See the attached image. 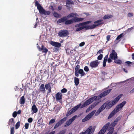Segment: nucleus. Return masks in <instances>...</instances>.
I'll return each instance as SVG.
<instances>
[{"label":"nucleus","instance_id":"nucleus-1","mask_svg":"<svg viewBox=\"0 0 134 134\" xmlns=\"http://www.w3.org/2000/svg\"><path fill=\"white\" fill-rule=\"evenodd\" d=\"M102 19H100L94 22L95 24L92 25H91L86 26L85 24H87L91 22V21H88L84 23H79L76 25L75 27H77L76 29V31H78L82 30L83 29H85L86 30L90 29H92L95 28L96 27L100 26L103 24L104 22Z\"/></svg>","mask_w":134,"mask_h":134},{"label":"nucleus","instance_id":"nucleus-2","mask_svg":"<svg viewBox=\"0 0 134 134\" xmlns=\"http://www.w3.org/2000/svg\"><path fill=\"white\" fill-rule=\"evenodd\" d=\"M111 89H109L105 90L100 94L97 97L94 96L93 97L86 100L80 107L82 108L85 107L91 103L95 100H99L102 98L108 95L111 91Z\"/></svg>","mask_w":134,"mask_h":134},{"label":"nucleus","instance_id":"nucleus-3","mask_svg":"<svg viewBox=\"0 0 134 134\" xmlns=\"http://www.w3.org/2000/svg\"><path fill=\"white\" fill-rule=\"evenodd\" d=\"M110 122H107L102 127L101 130L99 132L98 134H104L107 130L109 131L107 134H112L114 129L112 127L108 128Z\"/></svg>","mask_w":134,"mask_h":134},{"label":"nucleus","instance_id":"nucleus-4","mask_svg":"<svg viewBox=\"0 0 134 134\" xmlns=\"http://www.w3.org/2000/svg\"><path fill=\"white\" fill-rule=\"evenodd\" d=\"M80 66L77 65L75 68V75L76 77L79 76V73L81 74V76H83L86 75L85 73L84 72L83 70L82 69H79Z\"/></svg>","mask_w":134,"mask_h":134},{"label":"nucleus","instance_id":"nucleus-5","mask_svg":"<svg viewBox=\"0 0 134 134\" xmlns=\"http://www.w3.org/2000/svg\"><path fill=\"white\" fill-rule=\"evenodd\" d=\"M83 18H81L75 17L72 19L67 20L65 22V24L66 25H69L72 24L74 22H77L81 21L83 20Z\"/></svg>","mask_w":134,"mask_h":134},{"label":"nucleus","instance_id":"nucleus-6","mask_svg":"<svg viewBox=\"0 0 134 134\" xmlns=\"http://www.w3.org/2000/svg\"><path fill=\"white\" fill-rule=\"evenodd\" d=\"M69 32L66 30H60L58 33V36L60 37H64L68 35Z\"/></svg>","mask_w":134,"mask_h":134},{"label":"nucleus","instance_id":"nucleus-7","mask_svg":"<svg viewBox=\"0 0 134 134\" xmlns=\"http://www.w3.org/2000/svg\"><path fill=\"white\" fill-rule=\"evenodd\" d=\"M94 129H92V126H90L87 130L83 132H81L79 134H93Z\"/></svg>","mask_w":134,"mask_h":134},{"label":"nucleus","instance_id":"nucleus-8","mask_svg":"<svg viewBox=\"0 0 134 134\" xmlns=\"http://www.w3.org/2000/svg\"><path fill=\"white\" fill-rule=\"evenodd\" d=\"M35 5L37 7L39 13L41 14H43L45 11V10L43 9L37 1H35Z\"/></svg>","mask_w":134,"mask_h":134},{"label":"nucleus","instance_id":"nucleus-9","mask_svg":"<svg viewBox=\"0 0 134 134\" xmlns=\"http://www.w3.org/2000/svg\"><path fill=\"white\" fill-rule=\"evenodd\" d=\"M67 117H65L59 121L55 125L54 129L57 128L64 123L66 120Z\"/></svg>","mask_w":134,"mask_h":134},{"label":"nucleus","instance_id":"nucleus-10","mask_svg":"<svg viewBox=\"0 0 134 134\" xmlns=\"http://www.w3.org/2000/svg\"><path fill=\"white\" fill-rule=\"evenodd\" d=\"M95 111L96 110H94L87 115L84 118L82 119V121L85 122L89 120L93 116Z\"/></svg>","mask_w":134,"mask_h":134},{"label":"nucleus","instance_id":"nucleus-11","mask_svg":"<svg viewBox=\"0 0 134 134\" xmlns=\"http://www.w3.org/2000/svg\"><path fill=\"white\" fill-rule=\"evenodd\" d=\"M107 103H104L98 109L96 112V115H98L101 112L106 108L107 105Z\"/></svg>","mask_w":134,"mask_h":134},{"label":"nucleus","instance_id":"nucleus-12","mask_svg":"<svg viewBox=\"0 0 134 134\" xmlns=\"http://www.w3.org/2000/svg\"><path fill=\"white\" fill-rule=\"evenodd\" d=\"M100 62L98 60H96L91 62L90 64V66L92 68H96L98 66Z\"/></svg>","mask_w":134,"mask_h":134},{"label":"nucleus","instance_id":"nucleus-13","mask_svg":"<svg viewBox=\"0 0 134 134\" xmlns=\"http://www.w3.org/2000/svg\"><path fill=\"white\" fill-rule=\"evenodd\" d=\"M109 57L111 59L113 60H115L117 58V54L114 50L112 51L111 53L110 54Z\"/></svg>","mask_w":134,"mask_h":134},{"label":"nucleus","instance_id":"nucleus-14","mask_svg":"<svg viewBox=\"0 0 134 134\" xmlns=\"http://www.w3.org/2000/svg\"><path fill=\"white\" fill-rule=\"evenodd\" d=\"M126 103L125 101H124L120 104L118 105L116 108L115 109V110L116 112H118L119 110L120 109L122 108L125 105Z\"/></svg>","mask_w":134,"mask_h":134},{"label":"nucleus","instance_id":"nucleus-15","mask_svg":"<svg viewBox=\"0 0 134 134\" xmlns=\"http://www.w3.org/2000/svg\"><path fill=\"white\" fill-rule=\"evenodd\" d=\"M120 120L119 117H118L116 119H115L114 121L111 123L110 125H109L108 128H111L112 127L114 128V127L118 121Z\"/></svg>","mask_w":134,"mask_h":134},{"label":"nucleus","instance_id":"nucleus-16","mask_svg":"<svg viewBox=\"0 0 134 134\" xmlns=\"http://www.w3.org/2000/svg\"><path fill=\"white\" fill-rule=\"evenodd\" d=\"M105 103H107V104L106 107V109H110L115 104L113 102V101L111 102L109 100L106 101Z\"/></svg>","mask_w":134,"mask_h":134},{"label":"nucleus","instance_id":"nucleus-17","mask_svg":"<svg viewBox=\"0 0 134 134\" xmlns=\"http://www.w3.org/2000/svg\"><path fill=\"white\" fill-rule=\"evenodd\" d=\"M63 96L62 93L58 92L56 93L55 95L56 99L57 100H61Z\"/></svg>","mask_w":134,"mask_h":134},{"label":"nucleus","instance_id":"nucleus-18","mask_svg":"<svg viewBox=\"0 0 134 134\" xmlns=\"http://www.w3.org/2000/svg\"><path fill=\"white\" fill-rule=\"evenodd\" d=\"M40 51H42L43 53L46 54L48 52V49L43 45H42L41 49H40Z\"/></svg>","mask_w":134,"mask_h":134},{"label":"nucleus","instance_id":"nucleus-19","mask_svg":"<svg viewBox=\"0 0 134 134\" xmlns=\"http://www.w3.org/2000/svg\"><path fill=\"white\" fill-rule=\"evenodd\" d=\"M51 44L54 46L58 47H60L61 45V43L54 41H51Z\"/></svg>","mask_w":134,"mask_h":134},{"label":"nucleus","instance_id":"nucleus-20","mask_svg":"<svg viewBox=\"0 0 134 134\" xmlns=\"http://www.w3.org/2000/svg\"><path fill=\"white\" fill-rule=\"evenodd\" d=\"M67 18V16H64L58 20L57 21V23H60L64 21L65 22L68 19Z\"/></svg>","mask_w":134,"mask_h":134},{"label":"nucleus","instance_id":"nucleus-21","mask_svg":"<svg viewBox=\"0 0 134 134\" xmlns=\"http://www.w3.org/2000/svg\"><path fill=\"white\" fill-rule=\"evenodd\" d=\"M40 91L41 92L44 93L46 91L44 85L43 84H42L39 87Z\"/></svg>","mask_w":134,"mask_h":134},{"label":"nucleus","instance_id":"nucleus-22","mask_svg":"<svg viewBox=\"0 0 134 134\" xmlns=\"http://www.w3.org/2000/svg\"><path fill=\"white\" fill-rule=\"evenodd\" d=\"M81 105V104L80 103L76 106L74 107L71 109V110L73 112V113H74L80 108Z\"/></svg>","mask_w":134,"mask_h":134},{"label":"nucleus","instance_id":"nucleus-23","mask_svg":"<svg viewBox=\"0 0 134 134\" xmlns=\"http://www.w3.org/2000/svg\"><path fill=\"white\" fill-rule=\"evenodd\" d=\"M117 112H116L115 110V109L113 110L111 113L110 114L108 117V119H109L111 118Z\"/></svg>","mask_w":134,"mask_h":134},{"label":"nucleus","instance_id":"nucleus-24","mask_svg":"<svg viewBox=\"0 0 134 134\" xmlns=\"http://www.w3.org/2000/svg\"><path fill=\"white\" fill-rule=\"evenodd\" d=\"M108 56V55H107L105 56L104 58V60L103 62V66L104 67L106 66V63L107 62Z\"/></svg>","mask_w":134,"mask_h":134},{"label":"nucleus","instance_id":"nucleus-25","mask_svg":"<svg viewBox=\"0 0 134 134\" xmlns=\"http://www.w3.org/2000/svg\"><path fill=\"white\" fill-rule=\"evenodd\" d=\"M31 109L33 112L35 113H37L38 111V109L35 104L32 106Z\"/></svg>","mask_w":134,"mask_h":134},{"label":"nucleus","instance_id":"nucleus-26","mask_svg":"<svg viewBox=\"0 0 134 134\" xmlns=\"http://www.w3.org/2000/svg\"><path fill=\"white\" fill-rule=\"evenodd\" d=\"M25 102V99L24 96H22L20 100V103L21 104H24Z\"/></svg>","mask_w":134,"mask_h":134},{"label":"nucleus","instance_id":"nucleus-27","mask_svg":"<svg viewBox=\"0 0 134 134\" xmlns=\"http://www.w3.org/2000/svg\"><path fill=\"white\" fill-rule=\"evenodd\" d=\"M66 6L67 7H69L68 5L70 4H74V2L71 0H66Z\"/></svg>","mask_w":134,"mask_h":134},{"label":"nucleus","instance_id":"nucleus-28","mask_svg":"<svg viewBox=\"0 0 134 134\" xmlns=\"http://www.w3.org/2000/svg\"><path fill=\"white\" fill-rule=\"evenodd\" d=\"M122 96L121 95H119L118 97H117L113 101V102L114 103V104H116L117 102H118V101L120 99L121 97Z\"/></svg>","mask_w":134,"mask_h":134},{"label":"nucleus","instance_id":"nucleus-29","mask_svg":"<svg viewBox=\"0 0 134 134\" xmlns=\"http://www.w3.org/2000/svg\"><path fill=\"white\" fill-rule=\"evenodd\" d=\"M74 83L75 85L77 86L79 83V80L78 78L76 77H75L74 78Z\"/></svg>","mask_w":134,"mask_h":134},{"label":"nucleus","instance_id":"nucleus-30","mask_svg":"<svg viewBox=\"0 0 134 134\" xmlns=\"http://www.w3.org/2000/svg\"><path fill=\"white\" fill-rule=\"evenodd\" d=\"M113 16L111 15H106L103 17V19L104 20L109 19L110 18H111Z\"/></svg>","mask_w":134,"mask_h":134},{"label":"nucleus","instance_id":"nucleus-31","mask_svg":"<svg viewBox=\"0 0 134 134\" xmlns=\"http://www.w3.org/2000/svg\"><path fill=\"white\" fill-rule=\"evenodd\" d=\"M77 14H75L74 13H71L70 14H68L67 16V17L68 18H71V17H74L75 16H77L76 15Z\"/></svg>","mask_w":134,"mask_h":134},{"label":"nucleus","instance_id":"nucleus-32","mask_svg":"<svg viewBox=\"0 0 134 134\" xmlns=\"http://www.w3.org/2000/svg\"><path fill=\"white\" fill-rule=\"evenodd\" d=\"M99 102H96L92 104L90 106L91 108V109H93L94 108L96 105H97L99 103Z\"/></svg>","mask_w":134,"mask_h":134},{"label":"nucleus","instance_id":"nucleus-33","mask_svg":"<svg viewBox=\"0 0 134 134\" xmlns=\"http://www.w3.org/2000/svg\"><path fill=\"white\" fill-rule=\"evenodd\" d=\"M73 122L70 119L67 121L66 122V125H64L65 127L68 126L71 124Z\"/></svg>","mask_w":134,"mask_h":134},{"label":"nucleus","instance_id":"nucleus-34","mask_svg":"<svg viewBox=\"0 0 134 134\" xmlns=\"http://www.w3.org/2000/svg\"><path fill=\"white\" fill-rule=\"evenodd\" d=\"M9 125H13L14 124V119L13 118H11L10 119L9 121Z\"/></svg>","mask_w":134,"mask_h":134},{"label":"nucleus","instance_id":"nucleus-35","mask_svg":"<svg viewBox=\"0 0 134 134\" xmlns=\"http://www.w3.org/2000/svg\"><path fill=\"white\" fill-rule=\"evenodd\" d=\"M114 60V63L116 64H120L122 63L121 60L119 59H116Z\"/></svg>","mask_w":134,"mask_h":134},{"label":"nucleus","instance_id":"nucleus-36","mask_svg":"<svg viewBox=\"0 0 134 134\" xmlns=\"http://www.w3.org/2000/svg\"><path fill=\"white\" fill-rule=\"evenodd\" d=\"M53 15L55 18H59L60 17V15L55 12H54L53 13Z\"/></svg>","mask_w":134,"mask_h":134},{"label":"nucleus","instance_id":"nucleus-37","mask_svg":"<svg viewBox=\"0 0 134 134\" xmlns=\"http://www.w3.org/2000/svg\"><path fill=\"white\" fill-rule=\"evenodd\" d=\"M50 84V83H49L45 85V88L47 90L49 89L50 88H51Z\"/></svg>","mask_w":134,"mask_h":134},{"label":"nucleus","instance_id":"nucleus-38","mask_svg":"<svg viewBox=\"0 0 134 134\" xmlns=\"http://www.w3.org/2000/svg\"><path fill=\"white\" fill-rule=\"evenodd\" d=\"M124 36L123 33H122L118 35L116 38V40H118L121 38V37H122Z\"/></svg>","mask_w":134,"mask_h":134},{"label":"nucleus","instance_id":"nucleus-39","mask_svg":"<svg viewBox=\"0 0 134 134\" xmlns=\"http://www.w3.org/2000/svg\"><path fill=\"white\" fill-rule=\"evenodd\" d=\"M55 119H51L49 121V124L51 125L55 122Z\"/></svg>","mask_w":134,"mask_h":134},{"label":"nucleus","instance_id":"nucleus-40","mask_svg":"<svg viewBox=\"0 0 134 134\" xmlns=\"http://www.w3.org/2000/svg\"><path fill=\"white\" fill-rule=\"evenodd\" d=\"M111 37V35H108L106 37V39L107 41H106V43L108 42L110 40Z\"/></svg>","mask_w":134,"mask_h":134},{"label":"nucleus","instance_id":"nucleus-41","mask_svg":"<svg viewBox=\"0 0 134 134\" xmlns=\"http://www.w3.org/2000/svg\"><path fill=\"white\" fill-rule=\"evenodd\" d=\"M20 123L19 121L17 122L15 125V128L16 129H18L20 126Z\"/></svg>","mask_w":134,"mask_h":134},{"label":"nucleus","instance_id":"nucleus-42","mask_svg":"<svg viewBox=\"0 0 134 134\" xmlns=\"http://www.w3.org/2000/svg\"><path fill=\"white\" fill-rule=\"evenodd\" d=\"M103 55L102 54H100L97 57V59L100 60L103 58Z\"/></svg>","mask_w":134,"mask_h":134},{"label":"nucleus","instance_id":"nucleus-43","mask_svg":"<svg viewBox=\"0 0 134 134\" xmlns=\"http://www.w3.org/2000/svg\"><path fill=\"white\" fill-rule=\"evenodd\" d=\"M50 13L51 12L50 11H47L45 10V11L43 14L46 15H48L50 14Z\"/></svg>","mask_w":134,"mask_h":134},{"label":"nucleus","instance_id":"nucleus-44","mask_svg":"<svg viewBox=\"0 0 134 134\" xmlns=\"http://www.w3.org/2000/svg\"><path fill=\"white\" fill-rule=\"evenodd\" d=\"M73 113V112L70 110L69 111L67 112L66 115V116H68Z\"/></svg>","mask_w":134,"mask_h":134},{"label":"nucleus","instance_id":"nucleus-45","mask_svg":"<svg viewBox=\"0 0 134 134\" xmlns=\"http://www.w3.org/2000/svg\"><path fill=\"white\" fill-rule=\"evenodd\" d=\"M66 132V131L65 130H63L61 131L60 132H59L58 133H57V134H65Z\"/></svg>","mask_w":134,"mask_h":134},{"label":"nucleus","instance_id":"nucleus-46","mask_svg":"<svg viewBox=\"0 0 134 134\" xmlns=\"http://www.w3.org/2000/svg\"><path fill=\"white\" fill-rule=\"evenodd\" d=\"M84 70L86 72H88L89 70L88 67L87 66H85L84 67Z\"/></svg>","mask_w":134,"mask_h":134},{"label":"nucleus","instance_id":"nucleus-47","mask_svg":"<svg viewBox=\"0 0 134 134\" xmlns=\"http://www.w3.org/2000/svg\"><path fill=\"white\" fill-rule=\"evenodd\" d=\"M14 129L13 127L11 128L10 129V134H14Z\"/></svg>","mask_w":134,"mask_h":134},{"label":"nucleus","instance_id":"nucleus-48","mask_svg":"<svg viewBox=\"0 0 134 134\" xmlns=\"http://www.w3.org/2000/svg\"><path fill=\"white\" fill-rule=\"evenodd\" d=\"M17 113L16 111H14L12 114L14 118H15L17 115Z\"/></svg>","mask_w":134,"mask_h":134},{"label":"nucleus","instance_id":"nucleus-49","mask_svg":"<svg viewBox=\"0 0 134 134\" xmlns=\"http://www.w3.org/2000/svg\"><path fill=\"white\" fill-rule=\"evenodd\" d=\"M61 92L62 93H65L67 91V89L65 88H63L61 90Z\"/></svg>","mask_w":134,"mask_h":134},{"label":"nucleus","instance_id":"nucleus-50","mask_svg":"<svg viewBox=\"0 0 134 134\" xmlns=\"http://www.w3.org/2000/svg\"><path fill=\"white\" fill-rule=\"evenodd\" d=\"M29 125V124L28 123H26L25 124L24 126L26 129H28Z\"/></svg>","mask_w":134,"mask_h":134},{"label":"nucleus","instance_id":"nucleus-51","mask_svg":"<svg viewBox=\"0 0 134 134\" xmlns=\"http://www.w3.org/2000/svg\"><path fill=\"white\" fill-rule=\"evenodd\" d=\"M77 116L76 115H75L70 119L71 120L72 122H73L76 118Z\"/></svg>","mask_w":134,"mask_h":134},{"label":"nucleus","instance_id":"nucleus-52","mask_svg":"<svg viewBox=\"0 0 134 134\" xmlns=\"http://www.w3.org/2000/svg\"><path fill=\"white\" fill-rule=\"evenodd\" d=\"M103 49H100L97 52V54H100V53H103Z\"/></svg>","mask_w":134,"mask_h":134},{"label":"nucleus","instance_id":"nucleus-53","mask_svg":"<svg viewBox=\"0 0 134 134\" xmlns=\"http://www.w3.org/2000/svg\"><path fill=\"white\" fill-rule=\"evenodd\" d=\"M134 29V27H132L131 28H128L126 31L127 32H130L131 31L132 29Z\"/></svg>","mask_w":134,"mask_h":134},{"label":"nucleus","instance_id":"nucleus-54","mask_svg":"<svg viewBox=\"0 0 134 134\" xmlns=\"http://www.w3.org/2000/svg\"><path fill=\"white\" fill-rule=\"evenodd\" d=\"M33 121V119L32 118H30L28 119V121L30 123L31 122Z\"/></svg>","mask_w":134,"mask_h":134},{"label":"nucleus","instance_id":"nucleus-55","mask_svg":"<svg viewBox=\"0 0 134 134\" xmlns=\"http://www.w3.org/2000/svg\"><path fill=\"white\" fill-rule=\"evenodd\" d=\"M85 44V42H82L80 44L79 46L80 47H82Z\"/></svg>","mask_w":134,"mask_h":134},{"label":"nucleus","instance_id":"nucleus-56","mask_svg":"<svg viewBox=\"0 0 134 134\" xmlns=\"http://www.w3.org/2000/svg\"><path fill=\"white\" fill-rule=\"evenodd\" d=\"M48 90V91H47V94H50V93L51 91V88H50L49 89L47 90Z\"/></svg>","mask_w":134,"mask_h":134},{"label":"nucleus","instance_id":"nucleus-57","mask_svg":"<svg viewBox=\"0 0 134 134\" xmlns=\"http://www.w3.org/2000/svg\"><path fill=\"white\" fill-rule=\"evenodd\" d=\"M92 109H91V108L90 107V106L87 109L86 112H88L89 111L91 110Z\"/></svg>","mask_w":134,"mask_h":134},{"label":"nucleus","instance_id":"nucleus-58","mask_svg":"<svg viewBox=\"0 0 134 134\" xmlns=\"http://www.w3.org/2000/svg\"><path fill=\"white\" fill-rule=\"evenodd\" d=\"M125 63H127L128 65L129 66H130V64H132V63L130 62H129V61H127V62H125Z\"/></svg>","mask_w":134,"mask_h":134},{"label":"nucleus","instance_id":"nucleus-59","mask_svg":"<svg viewBox=\"0 0 134 134\" xmlns=\"http://www.w3.org/2000/svg\"><path fill=\"white\" fill-rule=\"evenodd\" d=\"M133 16V14L132 13H128V16L129 17H130Z\"/></svg>","mask_w":134,"mask_h":134},{"label":"nucleus","instance_id":"nucleus-60","mask_svg":"<svg viewBox=\"0 0 134 134\" xmlns=\"http://www.w3.org/2000/svg\"><path fill=\"white\" fill-rule=\"evenodd\" d=\"M108 59V63H109L112 62L111 59L110 58H109Z\"/></svg>","mask_w":134,"mask_h":134},{"label":"nucleus","instance_id":"nucleus-61","mask_svg":"<svg viewBox=\"0 0 134 134\" xmlns=\"http://www.w3.org/2000/svg\"><path fill=\"white\" fill-rule=\"evenodd\" d=\"M55 133V131H53L49 133H48L47 132H46L44 134H54Z\"/></svg>","mask_w":134,"mask_h":134},{"label":"nucleus","instance_id":"nucleus-62","mask_svg":"<svg viewBox=\"0 0 134 134\" xmlns=\"http://www.w3.org/2000/svg\"><path fill=\"white\" fill-rule=\"evenodd\" d=\"M134 92V88H133L132 90L130 91V93H132Z\"/></svg>","mask_w":134,"mask_h":134},{"label":"nucleus","instance_id":"nucleus-63","mask_svg":"<svg viewBox=\"0 0 134 134\" xmlns=\"http://www.w3.org/2000/svg\"><path fill=\"white\" fill-rule=\"evenodd\" d=\"M50 8L51 9H52V10H54V8H53V7L52 5H51L50 6Z\"/></svg>","mask_w":134,"mask_h":134},{"label":"nucleus","instance_id":"nucleus-64","mask_svg":"<svg viewBox=\"0 0 134 134\" xmlns=\"http://www.w3.org/2000/svg\"><path fill=\"white\" fill-rule=\"evenodd\" d=\"M17 114H19L21 113V111L20 110H19L17 112Z\"/></svg>","mask_w":134,"mask_h":134}]
</instances>
